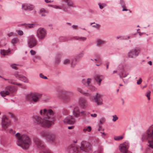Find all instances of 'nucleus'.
<instances>
[{"mask_svg":"<svg viewBox=\"0 0 153 153\" xmlns=\"http://www.w3.org/2000/svg\"><path fill=\"white\" fill-rule=\"evenodd\" d=\"M39 113L43 117H41L37 115L34 116L33 118L34 123L40 125L44 128H49L54 124L55 112L53 110L45 108L40 110Z\"/></svg>","mask_w":153,"mask_h":153,"instance_id":"obj_1","label":"nucleus"},{"mask_svg":"<svg viewBox=\"0 0 153 153\" xmlns=\"http://www.w3.org/2000/svg\"><path fill=\"white\" fill-rule=\"evenodd\" d=\"M17 145L23 149L27 150L29 149L31 143V139L26 134H22L21 137L16 142Z\"/></svg>","mask_w":153,"mask_h":153,"instance_id":"obj_2","label":"nucleus"},{"mask_svg":"<svg viewBox=\"0 0 153 153\" xmlns=\"http://www.w3.org/2000/svg\"><path fill=\"white\" fill-rule=\"evenodd\" d=\"M42 96V94L38 93H32L26 95V99L32 105L39 102Z\"/></svg>","mask_w":153,"mask_h":153,"instance_id":"obj_3","label":"nucleus"},{"mask_svg":"<svg viewBox=\"0 0 153 153\" xmlns=\"http://www.w3.org/2000/svg\"><path fill=\"white\" fill-rule=\"evenodd\" d=\"M141 139L145 141L147 140H153V124L150 126L146 132L142 135Z\"/></svg>","mask_w":153,"mask_h":153,"instance_id":"obj_4","label":"nucleus"},{"mask_svg":"<svg viewBox=\"0 0 153 153\" xmlns=\"http://www.w3.org/2000/svg\"><path fill=\"white\" fill-rule=\"evenodd\" d=\"M41 136L45 138L49 142H53L55 138V134L52 132L47 131H42L40 132Z\"/></svg>","mask_w":153,"mask_h":153,"instance_id":"obj_5","label":"nucleus"},{"mask_svg":"<svg viewBox=\"0 0 153 153\" xmlns=\"http://www.w3.org/2000/svg\"><path fill=\"white\" fill-rule=\"evenodd\" d=\"M140 52V49L138 48H135L130 50L128 53V57L135 58L137 56Z\"/></svg>","mask_w":153,"mask_h":153,"instance_id":"obj_6","label":"nucleus"},{"mask_svg":"<svg viewBox=\"0 0 153 153\" xmlns=\"http://www.w3.org/2000/svg\"><path fill=\"white\" fill-rule=\"evenodd\" d=\"M82 152H89L91 150V146L90 143L86 142H82L80 147Z\"/></svg>","mask_w":153,"mask_h":153,"instance_id":"obj_7","label":"nucleus"},{"mask_svg":"<svg viewBox=\"0 0 153 153\" xmlns=\"http://www.w3.org/2000/svg\"><path fill=\"white\" fill-rule=\"evenodd\" d=\"M11 125L10 121L5 115L3 116L1 120V126L2 128L6 130Z\"/></svg>","mask_w":153,"mask_h":153,"instance_id":"obj_8","label":"nucleus"},{"mask_svg":"<svg viewBox=\"0 0 153 153\" xmlns=\"http://www.w3.org/2000/svg\"><path fill=\"white\" fill-rule=\"evenodd\" d=\"M37 44V41L33 35H31L28 37L27 42L28 46L30 48H32Z\"/></svg>","mask_w":153,"mask_h":153,"instance_id":"obj_9","label":"nucleus"},{"mask_svg":"<svg viewBox=\"0 0 153 153\" xmlns=\"http://www.w3.org/2000/svg\"><path fill=\"white\" fill-rule=\"evenodd\" d=\"M47 34L46 30L43 28H39L37 31V35L38 38L40 39H43Z\"/></svg>","mask_w":153,"mask_h":153,"instance_id":"obj_10","label":"nucleus"},{"mask_svg":"<svg viewBox=\"0 0 153 153\" xmlns=\"http://www.w3.org/2000/svg\"><path fill=\"white\" fill-rule=\"evenodd\" d=\"M91 96L89 97L91 101H93L96 102L98 105H101L103 104L102 99L101 98V95L97 93L94 96L93 98H91Z\"/></svg>","mask_w":153,"mask_h":153,"instance_id":"obj_11","label":"nucleus"},{"mask_svg":"<svg viewBox=\"0 0 153 153\" xmlns=\"http://www.w3.org/2000/svg\"><path fill=\"white\" fill-rule=\"evenodd\" d=\"M63 95V100L67 102L70 101L71 98L74 96V93L71 91H64Z\"/></svg>","mask_w":153,"mask_h":153,"instance_id":"obj_12","label":"nucleus"},{"mask_svg":"<svg viewBox=\"0 0 153 153\" xmlns=\"http://www.w3.org/2000/svg\"><path fill=\"white\" fill-rule=\"evenodd\" d=\"M64 123L68 124H73L75 123V119L73 116L69 115L65 117L64 120Z\"/></svg>","mask_w":153,"mask_h":153,"instance_id":"obj_13","label":"nucleus"},{"mask_svg":"<svg viewBox=\"0 0 153 153\" xmlns=\"http://www.w3.org/2000/svg\"><path fill=\"white\" fill-rule=\"evenodd\" d=\"M129 145L128 143L125 142L122 144H120L119 146V150L123 153H126L128 152L127 150L129 147Z\"/></svg>","mask_w":153,"mask_h":153,"instance_id":"obj_14","label":"nucleus"},{"mask_svg":"<svg viewBox=\"0 0 153 153\" xmlns=\"http://www.w3.org/2000/svg\"><path fill=\"white\" fill-rule=\"evenodd\" d=\"M14 75L17 79L21 81L26 83L28 82V80L26 77L22 75L19 74L18 73H15Z\"/></svg>","mask_w":153,"mask_h":153,"instance_id":"obj_15","label":"nucleus"},{"mask_svg":"<svg viewBox=\"0 0 153 153\" xmlns=\"http://www.w3.org/2000/svg\"><path fill=\"white\" fill-rule=\"evenodd\" d=\"M73 113L74 115L76 117H79L80 113L83 116H84L86 115L85 112L84 111H82L80 112L79 107H75L74 109Z\"/></svg>","mask_w":153,"mask_h":153,"instance_id":"obj_16","label":"nucleus"},{"mask_svg":"<svg viewBox=\"0 0 153 153\" xmlns=\"http://www.w3.org/2000/svg\"><path fill=\"white\" fill-rule=\"evenodd\" d=\"M34 142L38 148L40 149H43L45 147L44 143L38 138L34 139Z\"/></svg>","mask_w":153,"mask_h":153,"instance_id":"obj_17","label":"nucleus"},{"mask_svg":"<svg viewBox=\"0 0 153 153\" xmlns=\"http://www.w3.org/2000/svg\"><path fill=\"white\" fill-rule=\"evenodd\" d=\"M149 147L146 149L145 153H153V140H149Z\"/></svg>","mask_w":153,"mask_h":153,"instance_id":"obj_18","label":"nucleus"},{"mask_svg":"<svg viewBox=\"0 0 153 153\" xmlns=\"http://www.w3.org/2000/svg\"><path fill=\"white\" fill-rule=\"evenodd\" d=\"M79 105L84 108L87 106V102L86 100L84 98H81L79 101Z\"/></svg>","mask_w":153,"mask_h":153,"instance_id":"obj_19","label":"nucleus"},{"mask_svg":"<svg viewBox=\"0 0 153 153\" xmlns=\"http://www.w3.org/2000/svg\"><path fill=\"white\" fill-rule=\"evenodd\" d=\"M10 50L9 48L7 50L4 49L0 50V53L1 55L4 56L6 55H8L10 53Z\"/></svg>","mask_w":153,"mask_h":153,"instance_id":"obj_20","label":"nucleus"},{"mask_svg":"<svg viewBox=\"0 0 153 153\" xmlns=\"http://www.w3.org/2000/svg\"><path fill=\"white\" fill-rule=\"evenodd\" d=\"M102 77V76H101L97 75H95L94 77V79L95 81H98V85H100V83L102 80V79L101 78Z\"/></svg>","mask_w":153,"mask_h":153,"instance_id":"obj_21","label":"nucleus"},{"mask_svg":"<svg viewBox=\"0 0 153 153\" xmlns=\"http://www.w3.org/2000/svg\"><path fill=\"white\" fill-rule=\"evenodd\" d=\"M77 91L83 94L85 96L90 97L91 96V94L90 93L88 92H84L80 88H78Z\"/></svg>","mask_w":153,"mask_h":153,"instance_id":"obj_22","label":"nucleus"},{"mask_svg":"<svg viewBox=\"0 0 153 153\" xmlns=\"http://www.w3.org/2000/svg\"><path fill=\"white\" fill-rule=\"evenodd\" d=\"M67 3V5L69 7H74V4L73 2L71 0H62Z\"/></svg>","mask_w":153,"mask_h":153,"instance_id":"obj_23","label":"nucleus"},{"mask_svg":"<svg viewBox=\"0 0 153 153\" xmlns=\"http://www.w3.org/2000/svg\"><path fill=\"white\" fill-rule=\"evenodd\" d=\"M6 89L9 92L13 93L16 91V89L13 87L8 86L6 88Z\"/></svg>","mask_w":153,"mask_h":153,"instance_id":"obj_24","label":"nucleus"},{"mask_svg":"<svg viewBox=\"0 0 153 153\" xmlns=\"http://www.w3.org/2000/svg\"><path fill=\"white\" fill-rule=\"evenodd\" d=\"M73 39L76 40H78L79 41H84L86 40L87 38L83 37L74 36Z\"/></svg>","mask_w":153,"mask_h":153,"instance_id":"obj_25","label":"nucleus"},{"mask_svg":"<svg viewBox=\"0 0 153 153\" xmlns=\"http://www.w3.org/2000/svg\"><path fill=\"white\" fill-rule=\"evenodd\" d=\"M78 61L79 60L76 58L73 59L71 63V67H74Z\"/></svg>","mask_w":153,"mask_h":153,"instance_id":"obj_26","label":"nucleus"},{"mask_svg":"<svg viewBox=\"0 0 153 153\" xmlns=\"http://www.w3.org/2000/svg\"><path fill=\"white\" fill-rule=\"evenodd\" d=\"M70 152L71 153H79V149L76 147H71Z\"/></svg>","mask_w":153,"mask_h":153,"instance_id":"obj_27","label":"nucleus"},{"mask_svg":"<svg viewBox=\"0 0 153 153\" xmlns=\"http://www.w3.org/2000/svg\"><path fill=\"white\" fill-rule=\"evenodd\" d=\"M8 82L9 83L14 85H16L19 86H21L22 85L21 84L16 82H15L14 80L13 79H8Z\"/></svg>","mask_w":153,"mask_h":153,"instance_id":"obj_28","label":"nucleus"},{"mask_svg":"<svg viewBox=\"0 0 153 153\" xmlns=\"http://www.w3.org/2000/svg\"><path fill=\"white\" fill-rule=\"evenodd\" d=\"M128 74L125 73L124 71L123 72H121L120 74H119V76L120 78L122 79L124 83L125 81L124 80L123 78L126 77Z\"/></svg>","mask_w":153,"mask_h":153,"instance_id":"obj_29","label":"nucleus"},{"mask_svg":"<svg viewBox=\"0 0 153 153\" xmlns=\"http://www.w3.org/2000/svg\"><path fill=\"white\" fill-rule=\"evenodd\" d=\"M0 94L1 96L3 97H5L6 95L10 94L9 92L8 91H1L0 92Z\"/></svg>","mask_w":153,"mask_h":153,"instance_id":"obj_30","label":"nucleus"},{"mask_svg":"<svg viewBox=\"0 0 153 153\" xmlns=\"http://www.w3.org/2000/svg\"><path fill=\"white\" fill-rule=\"evenodd\" d=\"M63 91L59 92L57 94V97L63 100Z\"/></svg>","mask_w":153,"mask_h":153,"instance_id":"obj_31","label":"nucleus"},{"mask_svg":"<svg viewBox=\"0 0 153 153\" xmlns=\"http://www.w3.org/2000/svg\"><path fill=\"white\" fill-rule=\"evenodd\" d=\"M19 41V39L17 37L13 38L11 40V42L13 44L17 43Z\"/></svg>","mask_w":153,"mask_h":153,"instance_id":"obj_32","label":"nucleus"},{"mask_svg":"<svg viewBox=\"0 0 153 153\" xmlns=\"http://www.w3.org/2000/svg\"><path fill=\"white\" fill-rule=\"evenodd\" d=\"M61 56L58 54L57 55L56 58H55V62L56 63H59L60 62Z\"/></svg>","mask_w":153,"mask_h":153,"instance_id":"obj_33","label":"nucleus"},{"mask_svg":"<svg viewBox=\"0 0 153 153\" xmlns=\"http://www.w3.org/2000/svg\"><path fill=\"white\" fill-rule=\"evenodd\" d=\"M123 138L122 136H116L114 137V139L116 141H120L122 140Z\"/></svg>","mask_w":153,"mask_h":153,"instance_id":"obj_34","label":"nucleus"},{"mask_svg":"<svg viewBox=\"0 0 153 153\" xmlns=\"http://www.w3.org/2000/svg\"><path fill=\"white\" fill-rule=\"evenodd\" d=\"M91 130V128L90 126H88L87 127H85L83 129V131L84 132H90Z\"/></svg>","mask_w":153,"mask_h":153,"instance_id":"obj_35","label":"nucleus"},{"mask_svg":"<svg viewBox=\"0 0 153 153\" xmlns=\"http://www.w3.org/2000/svg\"><path fill=\"white\" fill-rule=\"evenodd\" d=\"M24 25H26V27H28L29 28H33L35 26V25L33 24H25Z\"/></svg>","mask_w":153,"mask_h":153,"instance_id":"obj_36","label":"nucleus"},{"mask_svg":"<svg viewBox=\"0 0 153 153\" xmlns=\"http://www.w3.org/2000/svg\"><path fill=\"white\" fill-rule=\"evenodd\" d=\"M84 53L83 52H82L80 53L77 56L76 58L78 60L80 59L84 55Z\"/></svg>","mask_w":153,"mask_h":153,"instance_id":"obj_37","label":"nucleus"},{"mask_svg":"<svg viewBox=\"0 0 153 153\" xmlns=\"http://www.w3.org/2000/svg\"><path fill=\"white\" fill-rule=\"evenodd\" d=\"M27 10H32L34 8V7L33 5L28 4Z\"/></svg>","mask_w":153,"mask_h":153,"instance_id":"obj_38","label":"nucleus"},{"mask_svg":"<svg viewBox=\"0 0 153 153\" xmlns=\"http://www.w3.org/2000/svg\"><path fill=\"white\" fill-rule=\"evenodd\" d=\"M120 4L121 5V7L123 8H124L126 7V4L123 0H120Z\"/></svg>","mask_w":153,"mask_h":153,"instance_id":"obj_39","label":"nucleus"},{"mask_svg":"<svg viewBox=\"0 0 153 153\" xmlns=\"http://www.w3.org/2000/svg\"><path fill=\"white\" fill-rule=\"evenodd\" d=\"M28 4H25L22 5V9L25 10H27V6Z\"/></svg>","mask_w":153,"mask_h":153,"instance_id":"obj_40","label":"nucleus"},{"mask_svg":"<svg viewBox=\"0 0 153 153\" xmlns=\"http://www.w3.org/2000/svg\"><path fill=\"white\" fill-rule=\"evenodd\" d=\"M151 91H147V93L145 94V96H146L148 100H149L150 99V96L151 94Z\"/></svg>","mask_w":153,"mask_h":153,"instance_id":"obj_41","label":"nucleus"},{"mask_svg":"<svg viewBox=\"0 0 153 153\" xmlns=\"http://www.w3.org/2000/svg\"><path fill=\"white\" fill-rule=\"evenodd\" d=\"M98 5H99L100 8L101 9H102L105 7L106 6V5L105 3H102V4L100 3H98Z\"/></svg>","mask_w":153,"mask_h":153,"instance_id":"obj_42","label":"nucleus"},{"mask_svg":"<svg viewBox=\"0 0 153 153\" xmlns=\"http://www.w3.org/2000/svg\"><path fill=\"white\" fill-rule=\"evenodd\" d=\"M112 117H113L112 121L113 122H115L117 120L118 118V117H117V116L116 115H113Z\"/></svg>","mask_w":153,"mask_h":153,"instance_id":"obj_43","label":"nucleus"},{"mask_svg":"<svg viewBox=\"0 0 153 153\" xmlns=\"http://www.w3.org/2000/svg\"><path fill=\"white\" fill-rule=\"evenodd\" d=\"M104 42L101 40H98L97 42V44L98 45H100L103 44Z\"/></svg>","mask_w":153,"mask_h":153,"instance_id":"obj_44","label":"nucleus"},{"mask_svg":"<svg viewBox=\"0 0 153 153\" xmlns=\"http://www.w3.org/2000/svg\"><path fill=\"white\" fill-rule=\"evenodd\" d=\"M92 26L96 29H99L100 28V25L99 24H96L95 25H93Z\"/></svg>","mask_w":153,"mask_h":153,"instance_id":"obj_45","label":"nucleus"},{"mask_svg":"<svg viewBox=\"0 0 153 153\" xmlns=\"http://www.w3.org/2000/svg\"><path fill=\"white\" fill-rule=\"evenodd\" d=\"M91 81V78H88L86 81L87 86H88L90 83Z\"/></svg>","mask_w":153,"mask_h":153,"instance_id":"obj_46","label":"nucleus"},{"mask_svg":"<svg viewBox=\"0 0 153 153\" xmlns=\"http://www.w3.org/2000/svg\"><path fill=\"white\" fill-rule=\"evenodd\" d=\"M17 32L19 35H22L23 34V32L21 30H17Z\"/></svg>","mask_w":153,"mask_h":153,"instance_id":"obj_47","label":"nucleus"},{"mask_svg":"<svg viewBox=\"0 0 153 153\" xmlns=\"http://www.w3.org/2000/svg\"><path fill=\"white\" fill-rule=\"evenodd\" d=\"M15 136L17 138V140H18L19 137H21V135H20V134L18 132L15 135Z\"/></svg>","mask_w":153,"mask_h":153,"instance_id":"obj_48","label":"nucleus"},{"mask_svg":"<svg viewBox=\"0 0 153 153\" xmlns=\"http://www.w3.org/2000/svg\"><path fill=\"white\" fill-rule=\"evenodd\" d=\"M17 65L15 64H11L10 65L11 67H12V68L13 69H15V70H17V68L15 66V65Z\"/></svg>","mask_w":153,"mask_h":153,"instance_id":"obj_49","label":"nucleus"},{"mask_svg":"<svg viewBox=\"0 0 153 153\" xmlns=\"http://www.w3.org/2000/svg\"><path fill=\"white\" fill-rule=\"evenodd\" d=\"M70 60L68 59H65L63 61V64L65 65L69 63Z\"/></svg>","mask_w":153,"mask_h":153,"instance_id":"obj_50","label":"nucleus"},{"mask_svg":"<svg viewBox=\"0 0 153 153\" xmlns=\"http://www.w3.org/2000/svg\"><path fill=\"white\" fill-rule=\"evenodd\" d=\"M105 120V118L104 117H102L101 119L100 120V123L102 124L104 122Z\"/></svg>","mask_w":153,"mask_h":153,"instance_id":"obj_51","label":"nucleus"},{"mask_svg":"<svg viewBox=\"0 0 153 153\" xmlns=\"http://www.w3.org/2000/svg\"><path fill=\"white\" fill-rule=\"evenodd\" d=\"M39 76L40 78L43 79H48L46 76H44L42 74H39Z\"/></svg>","mask_w":153,"mask_h":153,"instance_id":"obj_52","label":"nucleus"},{"mask_svg":"<svg viewBox=\"0 0 153 153\" xmlns=\"http://www.w3.org/2000/svg\"><path fill=\"white\" fill-rule=\"evenodd\" d=\"M82 82L84 85L87 86L86 80L85 79H82Z\"/></svg>","mask_w":153,"mask_h":153,"instance_id":"obj_53","label":"nucleus"},{"mask_svg":"<svg viewBox=\"0 0 153 153\" xmlns=\"http://www.w3.org/2000/svg\"><path fill=\"white\" fill-rule=\"evenodd\" d=\"M142 82V80L141 78H140L139 79L137 82V84L138 85H140Z\"/></svg>","mask_w":153,"mask_h":153,"instance_id":"obj_54","label":"nucleus"},{"mask_svg":"<svg viewBox=\"0 0 153 153\" xmlns=\"http://www.w3.org/2000/svg\"><path fill=\"white\" fill-rule=\"evenodd\" d=\"M9 132L11 134H14L16 132L15 131H13L12 129H10L9 130Z\"/></svg>","mask_w":153,"mask_h":153,"instance_id":"obj_55","label":"nucleus"},{"mask_svg":"<svg viewBox=\"0 0 153 153\" xmlns=\"http://www.w3.org/2000/svg\"><path fill=\"white\" fill-rule=\"evenodd\" d=\"M30 52L31 55H34L36 54L35 52L32 50L30 51Z\"/></svg>","mask_w":153,"mask_h":153,"instance_id":"obj_56","label":"nucleus"},{"mask_svg":"<svg viewBox=\"0 0 153 153\" xmlns=\"http://www.w3.org/2000/svg\"><path fill=\"white\" fill-rule=\"evenodd\" d=\"M51 6L56 9H60L59 7L58 6L56 5H51Z\"/></svg>","mask_w":153,"mask_h":153,"instance_id":"obj_57","label":"nucleus"},{"mask_svg":"<svg viewBox=\"0 0 153 153\" xmlns=\"http://www.w3.org/2000/svg\"><path fill=\"white\" fill-rule=\"evenodd\" d=\"M59 39L61 41H65V38L64 37H61L59 38Z\"/></svg>","mask_w":153,"mask_h":153,"instance_id":"obj_58","label":"nucleus"},{"mask_svg":"<svg viewBox=\"0 0 153 153\" xmlns=\"http://www.w3.org/2000/svg\"><path fill=\"white\" fill-rule=\"evenodd\" d=\"M128 10L129 11V12L130 13H131V11H130L129 10H128V9L125 8H124V7L123 8V9L122 10V11H128Z\"/></svg>","mask_w":153,"mask_h":153,"instance_id":"obj_59","label":"nucleus"},{"mask_svg":"<svg viewBox=\"0 0 153 153\" xmlns=\"http://www.w3.org/2000/svg\"><path fill=\"white\" fill-rule=\"evenodd\" d=\"M13 33L12 32H11L8 34V36L9 37H10L13 35Z\"/></svg>","mask_w":153,"mask_h":153,"instance_id":"obj_60","label":"nucleus"},{"mask_svg":"<svg viewBox=\"0 0 153 153\" xmlns=\"http://www.w3.org/2000/svg\"><path fill=\"white\" fill-rule=\"evenodd\" d=\"M78 27V26L75 25H73L72 26V28L74 29H76Z\"/></svg>","mask_w":153,"mask_h":153,"instance_id":"obj_61","label":"nucleus"},{"mask_svg":"<svg viewBox=\"0 0 153 153\" xmlns=\"http://www.w3.org/2000/svg\"><path fill=\"white\" fill-rule=\"evenodd\" d=\"M109 62H106V69H107L108 68V66L109 65Z\"/></svg>","mask_w":153,"mask_h":153,"instance_id":"obj_62","label":"nucleus"},{"mask_svg":"<svg viewBox=\"0 0 153 153\" xmlns=\"http://www.w3.org/2000/svg\"><path fill=\"white\" fill-rule=\"evenodd\" d=\"M91 115L92 117H96L97 116V114H91Z\"/></svg>","mask_w":153,"mask_h":153,"instance_id":"obj_63","label":"nucleus"},{"mask_svg":"<svg viewBox=\"0 0 153 153\" xmlns=\"http://www.w3.org/2000/svg\"><path fill=\"white\" fill-rule=\"evenodd\" d=\"M43 153H52V152L51 151H47L43 152Z\"/></svg>","mask_w":153,"mask_h":153,"instance_id":"obj_64","label":"nucleus"}]
</instances>
